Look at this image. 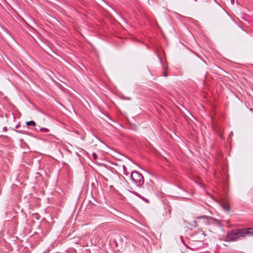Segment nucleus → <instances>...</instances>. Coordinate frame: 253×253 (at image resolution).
Segmentation results:
<instances>
[{
	"mask_svg": "<svg viewBox=\"0 0 253 253\" xmlns=\"http://www.w3.org/2000/svg\"><path fill=\"white\" fill-rule=\"evenodd\" d=\"M241 237H244L242 229L232 230L227 233L226 238L230 241H236Z\"/></svg>",
	"mask_w": 253,
	"mask_h": 253,
	"instance_id": "1",
	"label": "nucleus"
},
{
	"mask_svg": "<svg viewBox=\"0 0 253 253\" xmlns=\"http://www.w3.org/2000/svg\"><path fill=\"white\" fill-rule=\"evenodd\" d=\"M130 179L136 186L140 187L144 183L143 177L137 171H132L130 175Z\"/></svg>",
	"mask_w": 253,
	"mask_h": 253,
	"instance_id": "2",
	"label": "nucleus"
},
{
	"mask_svg": "<svg viewBox=\"0 0 253 253\" xmlns=\"http://www.w3.org/2000/svg\"><path fill=\"white\" fill-rule=\"evenodd\" d=\"M244 237L253 236V228L242 229Z\"/></svg>",
	"mask_w": 253,
	"mask_h": 253,
	"instance_id": "3",
	"label": "nucleus"
},
{
	"mask_svg": "<svg viewBox=\"0 0 253 253\" xmlns=\"http://www.w3.org/2000/svg\"><path fill=\"white\" fill-rule=\"evenodd\" d=\"M132 193H133V194H134L135 195H136V196L139 197L140 198L142 199L143 201H144L145 202H146V203H149V200L147 199H146L144 197H143L141 195H140L139 193L136 192H134V191H131V192Z\"/></svg>",
	"mask_w": 253,
	"mask_h": 253,
	"instance_id": "4",
	"label": "nucleus"
},
{
	"mask_svg": "<svg viewBox=\"0 0 253 253\" xmlns=\"http://www.w3.org/2000/svg\"><path fill=\"white\" fill-rule=\"evenodd\" d=\"M26 124V125L27 126H36V123L33 121H29V122H27Z\"/></svg>",
	"mask_w": 253,
	"mask_h": 253,
	"instance_id": "5",
	"label": "nucleus"
},
{
	"mask_svg": "<svg viewBox=\"0 0 253 253\" xmlns=\"http://www.w3.org/2000/svg\"><path fill=\"white\" fill-rule=\"evenodd\" d=\"M40 131L42 132H48L49 129L47 128L42 127L40 128Z\"/></svg>",
	"mask_w": 253,
	"mask_h": 253,
	"instance_id": "6",
	"label": "nucleus"
},
{
	"mask_svg": "<svg viewBox=\"0 0 253 253\" xmlns=\"http://www.w3.org/2000/svg\"><path fill=\"white\" fill-rule=\"evenodd\" d=\"M92 156H93V158H94L95 160H96V159H97V154H96V153H93L92 154Z\"/></svg>",
	"mask_w": 253,
	"mask_h": 253,
	"instance_id": "7",
	"label": "nucleus"
},
{
	"mask_svg": "<svg viewBox=\"0 0 253 253\" xmlns=\"http://www.w3.org/2000/svg\"><path fill=\"white\" fill-rule=\"evenodd\" d=\"M206 217L207 216L206 215H203V216H202L201 217H197V219L205 218H206Z\"/></svg>",
	"mask_w": 253,
	"mask_h": 253,
	"instance_id": "8",
	"label": "nucleus"
},
{
	"mask_svg": "<svg viewBox=\"0 0 253 253\" xmlns=\"http://www.w3.org/2000/svg\"><path fill=\"white\" fill-rule=\"evenodd\" d=\"M7 127L6 126H4V127H3V130L4 131H7Z\"/></svg>",
	"mask_w": 253,
	"mask_h": 253,
	"instance_id": "9",
	"label": "nucleus"
},
{
	"mask_svg": "<svg viewBox=\"0 0 253 253\" xmlns=\"http://www.w3.org/2000/svg\"><path fill=\"white\" fill-rule=\"evenodd\" d=\"M123 169L124 171H126V168L125 166H123Z\"/></svg>",
	"mask_w": 253,
	"mask_h": 253,
	"instance_id": "10",
	"label": "nucleus"
},
{
	"mask_svg": "<svg viewBox=\"0 0 253 253\" xmlns=\"http://www.w3.org/2000/svg\"><path fill=\"white\" fill-rule=\"evenodd\" d=\"M182 197L183 198H186V197L185 196H182Z\"/></svg>",
	"mask_w": 253,
	"mask_h": 253,
	"instance_id": "11",
	"label": "nucleus"
},
{
	"mask_svg": "<svg viewBox=\"0 0 253 253\" xmlns=\"http://www.w3.org/2000/svg\"><path fill=\"white\" fill-rule=\"evenodd\" d=\"M124 174H126V175L127 174L126 172L124 173Z\"/></svg>",
	"mask_w": 253,
	"mask_h": 253,
	"instance_id": "12",
	"label": "nucleus"
},
{
	"mask_svg": "<svg viewBox=\"0 0 253 253\" xmlns=\"http://www.w3.org/2000/svg\"><path fill=\"white\" fill-rule=\"evenodd\" d=\"M124 174H126V175L127 174L126 172L124 173Z\"/></svg>",
	"mask_w": 253,
	"mask_h": 253,
	"instance_id": "13",
	"label": "nucleus"
},
{
	"mask_svg": "<svg viewBox=\"0 0 253 253\" xmlns=\"http://www.w3.org/2000/svg\"><path fill=\"white\" fill-rule=\"evenodd\" d=\"M231 2H232L233 0H231Z\"/></svg>",
	"mask_w": 253,
	"mask_h": 253,
	"instance_id": "14",
	"label": "nucleus"
}]
</instances>
